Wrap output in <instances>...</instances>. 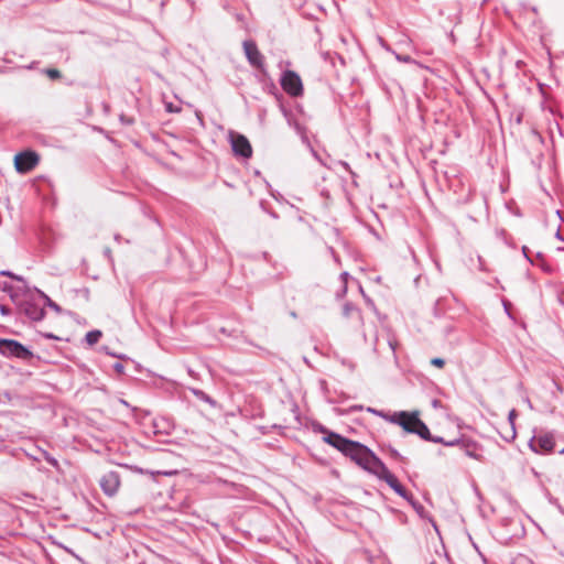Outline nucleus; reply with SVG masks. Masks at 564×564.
<instances>
[{
  "instance_id": "nucleus-5",
  "label": "nucleus",
  "mask_w": 564,
  "mask_h": 564,
  "mask_svg": "<svg viewBox=\"0 0 564 564\" xmlns=\"http://www.w3.org/2000/svg\"><path fill=\"white\" fill-rule=\"evenodd\" d=\"M39 163L40 155L32 150H26L14 155V167L22 174L31 172Z\"/></svg>"
},
{
  "instance_id": "nucleus-18",
  "label": "nucleus",
  "mask_w": 564,
  "mask_h": 564,
  "mask_svg": "<svg viewBox=\"0 0 564 564\" xmlns=\"http://www.w3.org/2000/svg\"><path fill=\"white\" fill-rule=\"evenodd\" d=\"M431 365L437 367V368H443L445 366V360L443 358H432L431 359Z\"/></svg>"
},
{
  "instance_id": "nucleus-1",
  "label": "nucleus",
  "mask_w": 564,
  "mask_h": 564,
  "mask_svg": "<svg viewBox=\"0 0 564 564\" xmlns=\"http://www.w3.org/2000/svg\"><path fill=\"white\" fill-rule=\"evenodd\" d=\"M323 440L349 458H377L376 454L366 445L343 437L337 433L329 432Z\"/></svg>"
},
{
  "instance_id": "nucleus-4",
  "label": "nucleus",
  "mask_w": 564,
  "mask_h": 564,
  "mask_svg": "<svg viewBox=\"0 0 564 564\" xmlns=\"http://www.w3.org/2000/svg\"><path fill=\"white\" fill-rule=\"evenodd\" d=\"M0 354L22 360H30L33 357L31 350L13 339H0Z\"/></svg>"
},
{
  "instance_id": "nucleus-22",
  "label": "nucleus",
  "mask_w": 564,
  "mask_h": 564,
  "mask_svg": "<svg viewBox=\"0 0 564 564\" xmlns=\"http://www.w3.org/2000/svg\"><path fill=\"white\" fill-rule=\"evenodd\" d=\"M167 110L171 111V112L174 111V109H173V107L171 105L167 106Z\"/></svg>"
},
{
  "instance_id": "nucleus-21",
  "label": "nucleus",
  "mask_w": 564,
  "mask_h": 564,
  "mask_svg": "<svg viewBox=\"0 0 564 564\" xmlns=\"http://www.w3.org/2000/svg\"><path fill=\"white\" fill-rule=\"evenodd\" d=\"M0 310H1V313H2V314H8V310H7V307H6V306L1 305V306H0Z\"/></svg>"
},
{
  "instance_id": "nucleus-23",
  "label": "nucleus",
  "mask_w": 564,
  "mask_h": 564,
  "mask_svg": "<svg viewBox=\"0 0 564 564\" xmlns=\"http://www.w3.org/2000/svg\"><path fill=\"white\" fill-rule=\"evenodd\" d=\"M48 338H56L55 336L53 335H47Z\"/></svg>"
},
{
  "instance_id": "nucleus-17",
  "label": "nucleus",
  "mask_w": 564,
  "mask_h": 564,
  "mask_svg": "<svg viewBox=\"0 0 564 564\" xmlns=\"http://www.w3.org/2000/svg\"><path fill=\"white\" fill-rule=\"evenodd\" d=\"M152 475H172L175 470L164 469V468H152L149 470Z\"/></svg>"
},
{
  "instance_id": "nucleus-6",
  "label": "nucleus",
  "mask_w": 564,
  "mask_h": 564,
  "mask_svg": "<svg viewBox=\"0 0 564 564\" xmlns=\"http://www.w3.org/2000/svg\"><path fill=\"white\" fill-rule=\"evenodd\" d=\"M282 89L290 96L297 97L303 94V83L297 73L285 70L280 80Z\"/></svg>"
},
{
  "instance_id": "nucleus-16",
  "label": "nucleus",
  "mask_w": 564,
  "mask_h": 564,
  "mask_svg": "<svg viewBox=\"0 0 564 564\" xmlns=\"http://www.w3.org/2000/svg\"><path fill=\"white\" fill-rule=\"evenodd\" d=\"M45 74L48 78L53 80L59 79L62 77L61 72L56 68H47L45 69Z\"/></svg>"
},
{
  "instance_id": "nucleus-2",
  "label": "nucleus",
  "mask_w": 564,
  "mask_h": 564,
  "mask_svg": "<svg viewBox=\"0 0 564 564\" xmlns=\"http://www.w3.org/2000/svg\"><path fill=\"white\" fill-rule=\"evenodd\" d=\"M390 421L402 426L405 432L417 434L423 440L431 438L427 426L420 420L416 412H398L391 416Z\"/></svg>"
},
{
  "instance_id": "nucleus-3",
  "label": "nucleus",
  "mask_w": 564,
  "mask_h": 564,
  "mask_svg": "<svg viewBox=\"0 0 564 564\" xmlns=\"http://www.w3.org/2000/svg\"><path fill=\"white\" fill-rule=\"evenodd\" d=\"M358 463L364 469H367L377 475L379 478L384 479L398 494L403 495L401 485L398 482L397 478L390 474L381 464V460H358Z\"/></svg>"
},
{
  "instance_id": "nucleus-7",
  "label": "nucleus",
  "mask_w": 564,
  "mask_h": 564,
  "mask_svg": "<svg viewBox=\"0 0 564 564\" xmlns=\"http://www.w3.org/2000/svg\"><path fill=\"white\" fill-rule=\"evenodd\" d=\"M228 137L235 155L245 159L252 156V147L247 137L235 131H229Z\"/></svg>"
},
{
  "instance_id": "nucleus-19",
  "label": "nucleus",
  "mask_w": 564,
  "mask_h": 564,
  "mask_svg": "<svg viewBox=\"0 0 564 564\" xmlns=\"http://www.w3.org/2000/svg\"><path fill=\"white\" fill-rule=\"evenodd\" d=\"M4 275H9V276L14 278V276H13L11 273H9V272H1L0 278H1V276H4ZM0 289H1V290H3V291H7V290H8V284H7V282H2V281L0 280Z\"/></svg>"
},
{
  "instance_id": "nucleus-12",
  "label": "nucleus",
  "mask_w": 564,
  "mask_h": 564,
  "mask_svg": "<svg viewBox=\"0 0 564 564\" xmlns=\"http://www.w3.org/2000/svg\"><path fill=\"white\" fill-rule=\"evenodd\" d=\"M446 445H451V446H460L462 448L465 449V455L467 456H473L475 458H477L479 456L478 454V446L475 444V443H459V442H449V443H446Z\"/></svg>"
},
{
  "instance_id": "nucleus-13",
  "label": "nucleus",
  "mask_w": 564,
  "mask_h": 564,
  "mask_svg": "<svg viewBox=\"0 0 564 564\" xmlns=\"http://www.w3.org/2000/svg\"><path fill=\"white\" fill-rule=\"evenodd\" d=\"M23 311L33 321H39L43 316V310L42 308H40V307H37L35 305L29 304V303H25L23 305Z\"/></svg>"
},
{
  "instance_id": "nucleus-20",
  "label": "nucleus",
  "mask_w": 564,
  "mask_h": 564,
  "mask_svg": "<svg viewBox=\"0 0 564 564\" xmlns=\"http://www.w3.org/2000/svg\"><path fill=\"white\" fill-rule=\"evenodd\" d=\"M113 368H115L116 372L119 375H122L124 372V367L122 364L117 362V364H115Z\"/></svg>"
},
{
  "instance_id": "nucleus-9",
  "label": "nucleus",
  "mask_w": 564,
  "mask_h": 564,
  "mask_svg": "<svg viewBox=\"0 0 564 564\" xmlns=\"http://www.w3.org/2000/svg\"><path fill=\"white\" fill-rule=\"evenodd\" d=\"M531 447L538 454L546 455L553 451L555 442L551 434H542L531 441Z\"/></svg>"
},
{
  "instance_id": "nucleus-8",
  "label": "nucleus",
  "mask_w": 564,
  "mask_h": 564,
  "mask_svg": "<svg viewBox=\"0 0 564 564\" xmlns=\"http://www.w3.org/2000/svg\"><path fill=\"white\" fill-rule=\"evenodd\" d=\"M341 323L347 328H359L362 326V316L361 312L351 306V305H345L343 310V318Z\"/></svg>"
},
{
  "instance_id": "nucleus-14",
  "label": "nucleus",
  "mask_w": 564,
  "mask_h": 564,
  "mask_svg": "<svg viewBox=\"0 0 564 564\" xmlns=\"http://www.w3.org/2000/svg\"><path fill=\"white\" fill-rule=\"evenodd\" d=\"M518 416V413L514 409H512L510 412H509V416H508V423L510 425V429L509 431H506L505 433H502L503 437L505 438H508V437H511L513 438L514 435H516V431H514V420L517 419Z\"/></svg>"
},
{
  "instance_id": "nucleus-15",
  "label": "nucleus",
  "mask_w": 564,
  "mask_h": 564,
  "mask_svg": "<svg viewBox=\"0 0 564 564\" xmlns=\"http://www.w3.org/2000/svg\"><path fill=\"white\" fill-rule=\"evenodd\" d=\"M100 337H101V332L100 330H91V332L87 333L86 341L89 345H95L96 343H98Z\"/></svg>"
},
{
  "instance_id": "nucleus-10",
  "label": "nucleus",
  "mask_w": 564,
  "mask_h": 564,
  "mask_svg": "<svg viewBox=\"0 0 564 564\" xmlns=\"http://www.w3.org/2000/svg\"><path fill=\"white\" fill-rule=\"evenodd\" d=\"M243 50L249 63L252 66L257 68H261L263 66V56L253 41L243 42Z\"/></svg>"
},
{
  "instance_id": "nucleus-11",
  "label": "nucleus",
  "mask_w": 564,
  "mask_h": 564,
  "mask_svg": "<svg viewBox=\"0 0 564 564\" xmlns=\"http://www.w3.org/2000/svg\"><path fill=\"white\" fill-rule=\"evenodd\" d=\"M101 486L108 495H112L119 487V478L113 474L105 476L101 480Z\"/></svg>"
}]
</instances>
